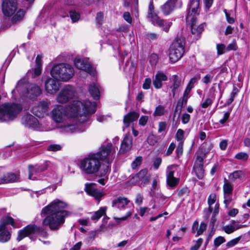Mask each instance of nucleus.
Wrapping results in <instances>:
<instances>
[{
	"label": "nucleus",
	"mask_w": 250,
	"mask_h": 250,
	"mask_svg": "<svg viewBox=\"0 0 250 250\" xmlns=\"http://www.w3.org/2000/svg\"><path fill=\"white\" fill-rule=\"evenodd\" d=\"M66 206L65 203L55 200L43 208L41 212L42 216H45L42 221L43 226H48L52 230L59 229L64 223L65 218L70 214L63 209Z\"/></svg>",
	"instance_id": "1"
},
{
	"label": "nucleus",
	"mask_w": 250,
	"mask_h": 250,
	"mask_svg": "<svg viewBox=\"0 0 250 250\" xmlns=\"http://www.w3.org/2000/svg\"><path fill=\"white\" fill-rule=\"evenodd\" d=\"M81 103L76 102L70 103L67 106L57 105L51 111L52 120L56 123H63L69 118L78 117L79 110Z\"/></svg>",
	"instance_id": "2"
},
{
	"label": "nucleus",
	"mask_w": 250,
	"mask_h": 250,
	"mask_svg": "<svg viewBox=\"0 0 250 250\" xmlns=\"http://www.w3.org/2000/svg\"><path fill=\"white\" fill-rule=\"evenodd\" d=\"M189 8L188 15L186 17V21L190 24L191 32L194 38L198 40L206 26L205 23L197 25L196 16L199 14L200 11V0H190Z\"/></svg>",
	"instance_id": "3"
},
{
	"label": "nucleus",
	"mask_w": 250,
	"mask_h": 250,
	"mask_svg": "<svg viewBox=\"0 0 250 250\" xmlns=\"http://www.w3.org/2000/svg\"><path fill=\"white\" fill-rule=\"evenodd\" d=\"M53 78L63 82H68L74 75V69L72 65L66 63L54 65L50 71Z\"/></svg>",
	"instance_id": "4"
},
{
	"label": "nucleus",
	"mask_w": 250,
	"mask_h": 250,
	"mask_svg": "<svg viewBox=\"0 0 250 250\" xmlns=\"http://www.w3.org/2000/svg\"><path fill=\"white\" fill-rule=\"evenodd\" d=\"M96 154H90L82 160L80 163V167L83 172L87 174H93L97 172L101 164Z\"/></svg>",
	"instance_id": "5"
},
{
	"label": "nucleus",
	"mask_w": 250,
	"mask_h": 250,
	"mask_svg": "<svg viewBox=\"0 0 250 250\" xmlns=\"http://www.w3.org/2000/svg\"><path fill=\"white\" fill-rule=\"evenodd\" d=\"M20 104L5 103L0 105V120L7 122L13 120L21 111Z\"/></svg>",
	"instance_id": "6"
},
{
	"label": "nucleus",
	"mask_w": 250,
	"mask_h": 250,
	"mask_svg": "<svg viewBox=\"0 0 250 250\" xmlns=\"http://www.w3.org/2000/svg\"><path fill=\"white\" fill-rule=\"evenodd\" d=\"M80 102L81 105L78 111V116L80 118V122H84L88 119V115L95 112L97 104L95 102H91L89 100H85L83 103L78 100H73L72 103Z\"/></svg>",
	"instance_id": "7"
},
{
	"label": "nucleus",
	"mask_w": 250,
	"mask_h": 250,
	"mask_svg": "<svg viewBox=\"0 0 250 250\" xmlns=\"http://www.w3.org/2000/svg\"><path fill=\"white\" fill-rule=\"evenodd\" d=\"M68 120L60 126L62 132L66 133H74L76 132H82L85 130L83 125V122H80V118L78 116L76 118H69Z\"/></svg>",
	"instance_id": "8"
},
{
	"label": "nucleus",
	"mask_w": 250,
	"mask_h": 250,
	"mask_svg": "<svg viewBox=\"0 0 250 250\" xmlns=\"http://www.w3.org/2000/svg\"><path fill=\"white\" fill-rule=\"evenodd\" d=\"M31 234H37L46 237L48 235V233L42 227H38L34 224H31L27 225L22 229L19 231L17 240L20 241L24 237Z\"/></svg>",
	"instance_id": "9"
},
{
	"label": "nucleus",
	"mask_w": 250,
	"mask_h": 250,
	"mask_svg": "<svg viewBox=\"0 0 250 250\" xmlns=\"http://www.w3.org/2000/svg\"><path fill=\"white\" fill-rule=\"evenodd\" d=\"M153 10L154 6L152 2H150L148 7V19L154 25L158 26L161 28L165 32H167L172 25V22L161 19L154 12Z\"/></svg>",
	"instance_id": "10"
},
{
	"label": "nucleus",
	"mask_w": 250,
	"mask_h": 250,
	"mask_svg": "<svg viewBox=\"0 0 250 250\" xmlns=\"http://www.w3.org/2000/svg\"><path fill=\"white\" fill-rule=\"evenodd\" d=\"M14 90L22 92L23 95H25L31 100L36 99L42 93V90L39 86L35 84H30L27 87L25 84L21 83L20 82L18 83Z\"/></svg>",
	"instance_id": "11"
},
{
	"label": "nucleus",
	"mask_w": 250,
	"mask_h": 250,
	"mask_svg": "<svg viewBox=\"0 0 250 250\" xmlns=\"http://www.w3.org/2000/svg\"><path fill=\"white\" fill-rule=\"evenodd\" d=\"M185 52L184 43L181 39H176L172 43L169 48V57L171 62H177Z\"/></svg>",
	"instance_id": "12"
},
{
	"label": "nucleus",
	"mask_w": 250,
	"mask_h": 250,
	"mask_svg": "<svg viewBox=\"0 0 250 250\" xmlns=\"http://www.w3.org/2000/svg\"><path fill=\"white\" fill-rule=\"evenodd\" d=\"M115 149L113 148L111 144H108L105 146H102L99 151L96 153H92L96 154L97 158L100 160H105L107 163L111 162L115 157Z\"/></svg>",
	"instance_id": "13"
},
{
	"label": "nucleus",
	"mask_w": 250,
	"mask_h": 250,
	"mask_svg": "<svg viewBox=\"0 0 250 250\" xmlns=\"http://www.w3.org/2000/svg\"><path fill=\"white\" fill-rule=\"evenodd\" d=\"M76 92L75 88L67 85L64 86L58 93L56 101L60 104H65L76 97Z\"/></svg>",
	"instance_id": "14"
},
{
	"label": "nucleus",
	"mask_w": 250,
	"mask_h": 250,
	"mask_svg": "<svg viewBox=\"0 0 250 250\" xmlns=\"http://www.w3.org/2000/svg\"><path fill=\"white\" fill-rule=\"evenodd\" d=\"M206 153L201 152L198 153L193 166V170L199 179H202L204 176L203 165Z\"/></svg>",
	"instance_id": "15"
},
{
	"label": "nucleus",
	"mask_w": 250,
	"mask_h": 250,
	"mask_svg": "<svg viewBox=\"0 0 250 250\" xmlns=\"http://www.w3.org/2000/svg\"><path fill=\"white\" fill-rule=\"evenodd\" d=\"M74 64L78 69L83 70L91 75L94 76L95 74V69L89 62L88 58H76Z\"/></svg>",
	"instance_id": "16"
},
{
	"label": "nucleus",
	"mask_w": 250,
	"mask_h": 250,
	"mask_svg": "<svg viewBox=\"0 0 250 250\" xmlns=\"http://www.w3.org/2000/svg\"><path fill=\"white\" fill-rule=\"evenodd\" d=\"M17 9V0H3L2 10L7 16H11Z\"/></svg>",
	"instance_id": "17"
},
{
	"label": "nucleus",
	"mask_w": 250,
	"mask_h": 250,
	"mask_svg": "<svg viewBox=\"0 0 250 250\" xmlns=\"http://www.w3.org/2000/svg\"><path fill=\"white\" fill-rule=\"evenodd\" d=\"M175 168L176 167L174 165H171L167 167L166 170L167 183L171 188L177 186L180 181L179 178L174 176Z\"/></svg>",
	"instance_id": "18"
},
{
	"label": "nucleus",
	"mask_w": 250,
	"mask_h": 250,
	"mask_svg": "<svg viewBox=\"0 0 250 250\" xmlns=\"http://www.w3.org/2000/svg\"><path fill=\"white\" fill-rule=\"evenodd\" d=\"M48 108V103L45 101H42L32 108V112L38 117H43L47 115Z\"/></svg>",
	"instance_id": "19"
},
{
	"label": "nucleus",
	"mask_w": 250,
	"mask_h": 250,
	"mask_svg": "<svg viewBox=\"0 0 250 250\" xmlns=\"http://www.w3.org/2000/svg\"><path fill=\"white\" fill-rule=\"evenodd\" d=\"M150 177V176L148 174L147 169H143L133 176L131 179V181L133 184H139L140 182L146 184L148 183Z\"/></svg>",
	"instance_id": "20"
},
{
	"label": "nucleus",
	"mask_w": 250,
	"mask_h": 250,
	"mask_svg": "<svg viewBox=\"0 0 250 250\" xmlns=\"http://www.w3.org/2000/svg\"><path fill=\"white\" fill-rule=\"evenodd\" d=\"M96 184L94 183H86L85 185V191L88 194L94 197L99 202L100 198L104 195V194L96 188Z\"/></svg>",
	"instance_id": "21"
},
{
	"label": "nucleus",
	"mask_w": 250,
	"mask_h": 250,
	"mask_svg": "<svg viewBox=\"0 0 250 250\" xmlns=\"http://www.w3.org/2000/svg\"><path fill=\"white\" fill-rule=\"evenodd\" d=\"M21 123L25 127L36 129L39 127V122L36 118L31 114H26L21 119Z\"/></svg>",
	"instance_id": "22"
},
{
	"label": "nucleus",
	"mask_w": 250,
	"mask_h": 250,
	"mask_svg": "<svg viewBox=\"0 0 250 250\" xmlns=\"http://www.w3.org/2000/svg\"><path fill=\"white\" fill-rule=\"evenodd\" d=\"M133 139L131 135L126 134L121 142L119 153L124 154L128 152L132 146Z\"/></svg>",
	"instance_id": "23"
},
{
	"label": "nucleus",
	"mask_w": 250,
	"mask_h": 250,
	"mask_svg": "<svg viewBox=\"0 0 250 250\" xmlns=\"http://www.w3.org/2000/svg\"><path fill=\"white\" fill-rule=\"evenodd\" d=\"M58 81L54 78L47 79L45 83L46 91L50 94L56 93L59 89L60 84Z\"/></svg>",
	"instance_id": "24"
},
{
	"label": "nucleus",
	"mask_w": 250,
	"mask_h": 250,
	"mask_svg": "<svg viewBox=\"0 0 250 250\" xmlns=\"http://www.w3.org/2000/svg\"><path fill=\"white\" fill-rule=\"evenodd\" d=\"M130 201L124 197H119L113 200L112 206L119 209H125L129 204Z\"/></svg>",
	"instance_id": "25"
},
{
	"label": "nucleus",
	"mask_w": 250,
	"mask_h": 250,
	"mask_svg": "<svg viewBox=\"0 0 250 250\" xmlns=\"http://www.w3.org/2000/svg\"><path fill=\"white\" fill-rule=\"evenodd\" d=\"M139 117V113L135 111L130 112L125 115L123 119V130H124L125 128L129 127L130 124L137 120Z\"/></svg>",
	"instance_id": "26"
},
{
	"label": "nucleus",
	"mask_w": 250,
	"mask_h": 250,
	"mask_svg": "<svg viewBox=\"0 0 250 250\" xmlns=\"http://www.w3.org/2000/svg\"><path fill=\"white\" fill-rule=\"evenodd\" d=\"M167 80V77L165 73L161 71H158L153 80V84L155 88L160 89L162 87V82Z\"/></svg>",
	"instance_id": "27"
},
{
	"label": "nucleus",
	"mask_w": 250,
	"mask_h": 250,
	"mask_svg": "<svg viewBox=\"0 0 250 250\" xmlns=\"http://www.w3.org/2000/svg\"><path fill=\"white\" fill-rule=\"evenodd\" d=\"M170 80L172 82V84L170 86V88L171 90L172 97L174 98L178 91V89L181 85V79L177 75H174L172 76Z\"/></svg>",
	"instance_id": "28"
},
{
	"label": "nucleus",
	"mask_w": 250,
	"mask_h": 250,
	"mask_svg": "<svg viewBox=\"0 0 250 250\" xmlns=\"http://www.w3.org/2000/svg\"><path fill=\"white\" fill-rule=\"evenodd\" d=\"M88 90L93 99L98 100L100 98V86L98 83H90Z\"/></svg>",
	"instance_id": "29"
},
{
	"label": "nucleus",
	"mask_w": 250,
	"mask_h": 250,
	"mask_svg": "<svg viewBox=\"0 0 250 250\" xmlns=\"http://www.w3.org/2000/svg\"><path fill=\"white\" fill-rule=\"evenodd\" d=\"M176 1L173 0H168L161 7V10L165 15H169L174 9Z\"/></svg>",
	"instance_id": "30"
},
{
	"label": "nucleus",
	"mask_w": 250,
	"mask_h": 250,
	"mask_svg": "<svg viewBox=\"0 0 250 250\" xmlns=\"http://www.w3.org/2000/svg\"><path fill=\"white\" fill-rule=\"evenodd\" d=\"M47 168L46 164H43L42 166H36L35 167H34L32 166H29V178L30 179L34 180L35 177L32 178V175L34 174L35 172H40L46 170Z\"/></svg>",
	"instance_id": "31"
},
{
	"label": "nucleus",
	"mask_w": 250,
	"mask_h": 250,
	"mask_svg": "<svg viewBox=\"0 0 250 250\" xmlns=\"http://www.w3.org/2000/svg\"><path fill=\"white\" fill-rule=\"evenodd\" d=\"M42 66V56L39 55L36 59L35 67L34 69V77L39 76L41 74Z\"/></svg>",
	"instance_id": "32"
},
{
	"label": "nucleus",
	"mask_w": 250,
	"mask_h": 250,
	"mask_svg": "<svg viewBox=\"0 0 250 250\" xmlns=\"http://www.w3.org/2000/svg\"><path fill=\"white\" fill-rule=\"evenodd\" d=\"M14 219L9 216H5L2 217L0 221V230L6 229V226L7 225L14 224Z\"/></svg>",
	"instance_id": "33"
},
{
	"label": "nucleus",
	"mask_w": 250,
	"mask_h": 250,
	"mask_svg": "<svg viewBox=\"0 0 250 250\" xmlns=\"http://www.w3.org/2000/svg\"><path fill=\"white\" fill-rule=\"evenodd\" d=\"M244 175L245 173L242 170H235L229 174V178L231 181L233 182L237 179L242 178L244 176Z\"/></svg>",
	"instance_id": "34"
},
{
	"label": "nucleus",
	"mask_w": 250,
	"mask_h": 250,
	"mask_svg": "<svg viewBox=\"0 0 250 250\" xmlns=\"http://www.w3.org/2000/svg\"><path fill=\"white\" fill-rule=\"evenodd\" d=\"M224 184L223 186L224 194H232L233 186L230 182H228L226 178L224 179Z\"/></svg>",
	"instance_id": "35"
},
{
	"label": "nucleus",
	"mask_w": 250,
	"mask_h": 250,
	"mask_svg": "<svg viewBox=\"0 0 250 250\" xmlns=\"http://www.w3.org/2000/svg\"><path fill=\"white\" fill-rule=\"evenodd\" d=\"M106 207H102L98 211L94 212L91 216V220L97 221L102 216L105 214Z\"/></svg>",
	"instance_id": "36"
},
{
	"label": "nucleus",
	"mask_w": 250,
	"mask_h": 250,
	"mask_svg": "<svg viewBox=\"0 0 250 250\" xmlns=\"http://www.w3.org/2000/svg\"><path fill=\"white\" fill-rule=\"evenodd\" d=\"M11 234L6 229L0 230V242L5 243L10 240Z\"/></svg>",
	"instance_id": "37"
},
{
	"label": "nucleus",
	"mask_w": 250,
	"mask_h": 250,
	"mask_svg": "<svg viewBox=\"0 0 250 250\" xmlns=\"http://www.w3.org/2000/svg\"><path fill=\"white\" fill-rule=\"evenodd\" d=\"M243 225H239L235 228L234 226L232 225H227L223 227V229L225 231V232L228 234H230L233 232L235 230L241 228H242Z\"/></svg>",
	"instance_id": "38"
},
{
	"label": "nucleus",
	"mask_w": 250,
	"mask_h": 250,
	"mask_svg": "<svg viewBox=\"0 0 250 250\" xmlns=\"http://www.w3.org/2000/svg\"><path fill=\"white\" fill-rule=\"evenodd\" d=\"M17 176L13 173H8L4 174V183L13 182L16 181Z\"/></svg>",
	"instance_id": "39"
},
{
	"label": "nucleus",
	"mask_w": 250,
	"mask_h": 250,
	"mask_svg": "<svg viewBox=\"0 0 250 250\" xmlns=\"http://www.w3.org/2000/svg\"><path fill=\"white\" fill-rule=\"evenodd\" d=\"M157 180L154 179L153 180L151 187L150 189L149 194L151 197L156 196V190L158 189L157 187Z\"/></svg>",
	"instance_id": "40"
},
{
	"label": "nucleus",
	"mask_w": 250,
	"mask_h": 250,
	"mask_svg": "<svg viewBox=\"0 0 250 250\" xmlns=\"http://www.w3.org/2000/svg\"><path fill=\"white\" fill-rule=\"evenodd\" d=\"M147 142L149 145L154 146L158 142V137L153 134H150L147 138Z\"/></svg>",
	"instance_id": "41"
},
{
	"label": "nucleus",
	"mask_w": 250,
	"mask_h": 250,
	"mask_svg": "<svg viewBox=\"0 0 250 250\" xmlns=\"http://www.w3.org/2000/svg\"><path fill=\"white\" fill-rule=\"evenodd\" d=\"M188 100L184 98L180 99L177 104L175 110V112L178 111V108H179L180 113L181 111L182 108L186 106L187 104Z\"/></svg>",
	"instance_id": "42"
},
{
	"label": "nucleus",
	"mask_w": 250,
	"mask_h": 250,
	"mask_svg": "<svg viewBox=\"0 0 250 250\" xmlns=\"http://www.w3.org/2000/svg\"><path fill=\"white\" fill-rule=\"evenodd\" d=\"M24 15V11L23 10L20 9L16 14L12 18L13 22H16L21 20Z\"/></svg>",
	"instance_id": "43"
},
{
	"label": "nucleus",
	"mask_w": 250,
	"mask_h": 250,
	"mask_svg": "<svg viewBox=\"0 0 250 250\" xmlns=\"http://www.w3.org/2000/svg\"><path fill=\"white\" fill-rule=\"evenodd\" d=\"M165 108L162 105H159L157 106L155 108V110L153 113V116H161L164 114Z\"/></svg>",
	"instance_id": "44"
},
{
	"label": "nucleus",
	"mask_w": 250,
	"mask_h": 250,
	"mask_svg": "<svg viewBox=\"0 0 250 250\" xmlns=\"http://www.w3.org/2000/svg\"><path fill=\"white\" fill-rule=\"evenodd\" d=\"M214 77V74L213 73H208L206 74L202 79V82L203 83L208 84L210 83Z\"/></svg>",
	"instance_id": "45"
},
{
	"label": "nucleus",
	"mask_w": 250,
	"mask_h": 250,
	"mask_svg": "<svg viewBox=\"0 0 250 250\" xmlns=\"http://www.w3.org/2000/svg\"><path fill=\"white\" fill-rule=\"evenodd\" d=\"M232 194H224V203L225 205V207L227 208L229 205L232 201Z\"/></svg>",
	"instance_id": "46"
},
{
	"label": "nucleus",
	"mask_w": 250,
	"mask_h": 250,
	"mask_svg": "<svg viewBox=\"0 0 250 250\" xmlns=\"http://www.w3.org/2000/svg\"><path fill=\"white\" fill-rule=\"evenodd\" d=\"M176 139L179 142H183L184 140V131L181 129H179L175 135Z\"/></svg>",
	"instance_id": "47"
},
{
	"label": "nucleus",
	"mask_w": 250,
	"mask_h": 250,
	"mask_svg": "<svg viewBox=\"0 0 250 250\" xmlns=\"http://www.w3.org/2000/svg\"><path fill=\"white\" fill-rule=\"evenodd\" d=\"M62 146L58 144H51L47 146L46 149L48 151L56 152L60 150Z\"/></svg>",
	"instance_id": "48"
},
{
	"label": "nucleus",
	"mask_w": 250,
	"mask_h": 250,
	"mask_svg": "<svg viewBox=\"0 0 250 250\" xmlns=\"http://www.w3.org/2000/svg\"><path fill=\"white\" fill-rule=\"evenodd\" d=\"M70 17L72 20V22H76L78 21L80 18V15L79 13L76 12L75 11H70Z\"/></svg>",
	"instance_id": "49"
},
{
	"label": "nucleus",
	"mask_w": 250,
	"mask_h": 250,
	"mask_svg": "<svg viewBox=\"0 0 250 250\" xmlns=\"http://www.w3.org/2000/svg\"><path fill=\"white\" fill-rule=\"evenodd\" d=\"M216 49L217 51V55L219 56L225 53L226 47L225 45L223 43L217 44Z\"/></svg>",
	"instance_id": "50"
},
{
	"label": "nucleus",
	"mask_w": 250,
	"mask_h": 250,
	"mask_svg": "<svg viewBox=\"0 0 250 250\" xmlns=\"http://www.w3.org/2000/svg\"><path fill=\"white\" fill-rule=\"evenodd\" d=\"M225 242V239L224 237L218 236L214 240V245L216 248L219 247L222 244Z\"/></svg>",
	"instance_id": "51"
},
{
	"label": "nucleus",
	"mask_w": 250,
	"mask_h": 250,
	"mask_svg": "<svg viewBox=\"0 0 250 250\" xmlns=\"http://www.w3.org/2000/svg\"><path fill=\"white\" fill-rule=\"evenodd\" d=\"M142 160V157H137L134 161L131 163V167L132 169H135L137 167L141 164Z\"/></svg>",
	"instance_id": "52"
},
{
	"label": "nucleus",
	"mask_w": 250,
	"mask_h": 250,
	"mask_svg": "<svg viewBox=\"0 0 250 250\" xmlns=\"http://www.w3.org/2000/svg\"><path fill=\"white\" fill-rule=\"evenodd\" d=\"M132 212L130 211H128L126 215L121 218L114 217V219L117 224H120L122 221L126 220L129 216L131 215Z\"/></svg>",
	"instance_id": "53"
},
{
	"label": "nucleus",
	"mask_w": 250,
	"mask_h": 250,
	"mask_svg": "<svg viewBox=\"0 0 250 250\" xmlns=\"http://www.w3.org/2000/svg\"><path fill=\"white\" fill-rule=\"evenodd\" d=\"M183 152V142H179L176 149V153L178 157H180Z\"/></svg>",
	"instance_id": "54"
},
{
	"label": "nucleus",
	"mask_w": 250,
	"mask_h": 250,
	"mask_svg": "<svg viewBox=\"0 0 250 250\" xmlns=\"http://www.w3.org/2000/svg\"><path fill=\"white\" fill-rule=\"evenodd\" d=\"M248 154L245 152H239L237 153L235 158L238 160H247L248 159Z\"/></svg>",
	"instance_id": "55"
},
{
	"label": "nucleus",
	"mask_w": 250,
	"mask_h": 250,
	"mask_svg": "<svg viewBox=\"0 0 250 250\" xmlns=\"http://www.w3.org/2000/svg\"><path fill=\"white\" fill-rule=\"evenodd\" d=\"M238 48L236 42L235 40H233V42L229 43L226 47V50L228 51H230L231 50H236Z\"/></svg>",
	"instance_id": "56"
},
{
	"label": "nucleus",
	"mask_w": 250,
	"mask_h": 250,
	"mask_svg": "<svg viewBox=\"0 0 250 250\" xmlns=\"http://www.w3.org/2000/svg\"><path fill=\"white\" fill-rule=\"evenodd\" d=\"M104 19V14L102 12H99L97 14L96 21L97 24L101 26Z\"/></svg>",
	"instance_id": "57"
},
{
	"label": "nucleus",
	"mask_w": 250,
	"mask_h": 250,
	"mask_svg": "<svg viewBox=\"0 0 250 250\" xmlns=\"http://www.w3.org/2000/svg\"><path fill=\"white\" fill-rule=\"evenodd\" d=\"M230 114V111L226 112L224 114L223 118L220 120L219 123L221 125H224L227 123L229 118Z\"/></svg>",
	"instance_id": "58"
},
{
	"label": "nucleus",
	"mask_w": 250,
	"mask_h": 250,
	"mask_svg": "<svg viewBox=\"0 0 250 250\" xmlns=\"http://www.w3.org/2000/svg\"><path fill=\"white\" fill-rule=\"evenodd\" d=\"M212 103V100L211 98H207L205 101L201 104V106L202 108H207L209 105H211Z\"/></svg>",
	"instance_id": "59"
},
{
	"label": "nucleus",
	"mask_w": 250,
	"mask_h": 250,
	"mask_svg": "<svg viewBox=\"0 0 250 250\" xmlns=\"http://www.w3.org/2000/svg\"><path fill=\"white\" fill-rule=\"evenodd\" d=\"M216 200V195L215 193H211L208 196V203L209 206L211 207V205L214 204Z\"/></svg>",
	"instance_id": "60"
},
{
	"label": "nucleus",
	"mask_w": 250,
	"mask_h": 250,
	"mask_svg": "<svg viewBox=\"0 0 250 250\" xmlns=\"http://www.w3.org/2000/svg\"><path fill=\"white\" fill-rule=\"evenodd\" d=\"M199 78V76H195L191 78L188 82L187 86L190 88H192L194 86V84L197 82Z\"/></svg>",
	"instance_id": "61"
},
{
	"label": "nucleus",
	"mask_w": 250,
	"mask_h": 250,
	"mask_svg": "<svg viewBox=\"0 0 250 250\" xmlns=\"http://www.w3.org/2000/svg\"><path fill=\"white\" fill-rule=\"evenodd\" d=\"M206 228L207 224L205 223H201L199 228H198V230H197L196 236H198L202 234L203 233V232L206 229Z\"/></svg>",
	"instance_id": "62"
},
{
	"label": "nucleus",
	"mask_w": 250,
	"mask_h": 250,
	"mask_svg": "<svg viewBox=\"0 0 250 250\" xmlns=\"http://www.w3.org/2000/svg\"><path fill=\"white\" fill-rule=\"evenodd\" d=\"M152 81L150 78H146L145 80L144 83L143 84V88L144 89H149Z\"/></svg>",
	"instance_id": "63"
},
{
	"label": "nucleus",
	"mask_w": 250,
	"mask_h": 250,
	"mask_svg": "<svg viewBox=\"0 0 250 250\" xmlns=\"http://www.w3.org/2000/svg\"><path fill=\"white\" fill-rule=\"evenodd\" d=\"M203 240L202 238L198 239L196 242L195 244L191 248V250H198L199 248L201 246L203 243Z\"/></svg>",
	"instance_id": "64"
}]
</instances>
